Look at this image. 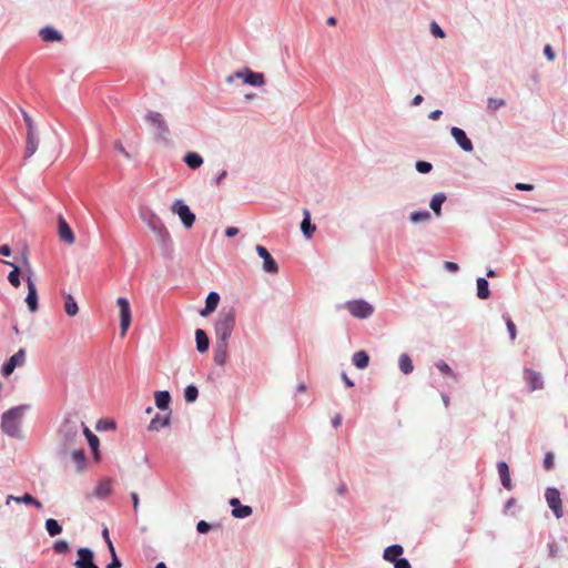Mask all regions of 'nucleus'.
I'll list each match as a JSON object with an SVG mask.
<instances>
[{
  "label": "nucleus",
  "instance_id": "1",
  "mask_svg": "<svg viewBox=\"0 0 568 568\" xmlns=\"http://www.w3.org/2000/svg\"><path fill=\"white\" fill-rule=\"evenodd\" d=\"M235 308L223 307L216 318L214 331L217 341L229 342L235 326Z\"/></svg>",
  "mask_w": 568,
  "mask_h": 568
},
{
  "label": "nucleus",
  "instance_id": "2",
  "mask_svg": "<svg viewBox=\"0 0 568 568\" xmlns=\"http://www.w3.org/2000/svg\"><path fill=\"white\" fill-rule=\"evenodd\" d=\"M84 423L78 422L77 419L67 418L60 427L59 434L61 437V444L67 450L73 447L80 439V429L83 428Z\"/></svg>",
  "mask_w": 568,
  "mask_h": 568
},
{
  "label": "nucleus",
  "instance_id": "3",
  "mask_svg": "<svg viewBox=\"0 0 568 568\" xmlns=\"http://www.w3.org/2000/svg\"><path fill=\"white\" fill-rule=\"evenodd\" d=\"M23 410L21 407H14L2 415L1 427L10 436L17 435Z\"/></svg>",
  "mask_w": 568,
  "mask_h": 568
},
{
  "label": "nucleus",
  "instance_id": "4",
  "mask_svg": "<svg viewBox=\"0 0 568 568\" xmlns=\"http://www.w3.org/2000/svg\"><path fill=\"white\" fill-rule=\"evenodd\" d=\"M116 305L120 311V335L121 337H124L132 321L131 306L126 297H119L116 300Z\"/></svg>",
  "mask_w": 568,
  "mask_h": 568
},
{
  "label": "nucleus",
  "instance_id": "5",
  "mask_svg": "<svg viewBox=\"0 0 568 568\" xmlns=\"http://www.w3.org/2000/svg\"><path fill=\"white\" fill-rule=\"evenodd\" d=\"M242 79L245 83L253 85V87H262L265 83V79L263 73L253 72L248 68H245L241 71H236L234 75H230L226 81L231 83L233 81V78Z\"/></svg>",
  "mask_w": 568,
  "mask_h": 568
},
{
  "label": "nucleus",
  "instance_id": "6",
  "mask_svg": "<svg viewBox=\"0 0 568 568\" xmlns=\"http://www.w3.org/2000/svg\"><path fill=\"white\" fill-rule=\"evenodd\" d=\"M346 310L357 318H367L373 312L374 307L364 300L349 301L345 305Z\"/></svg>",
  "mask_w": 568,
  "mask_h": 568
},
{
  "label": "nucleus",
  "instance_id": "7",
  "mask_svg": "<svg viewBox=\"0 0 568 568\" xmlns=\"http://www.w3.org/2000/svg\"><path fill=\"white\" fill-rule=\"evenodd\" d=\"M172 212L178 214L186 229L192 227L195 221V215L190 211L189 206L183 201L176 200L172 207Z\"/></svg>",
  "mask_w": 568,
  "mask_h": 568
},
{
  "label": "nucleus",
  "instance_id": "8",
  "mask_svg": "<svg viewBox=\"0 0 568 568\" xmlns=\"http://www.w3.org/2000/svg\"><path fill=\"white\" fill-rule=\"evenodd\" d=\"M26 363V349L20 348L16 354H13L7 363L2 366L1 373L3 376L8 377L13 373L16 367L23 366Z\"/></svg>",
  "mask_w": 568,
  "mask_h": 568
},
{
  "label": "nucleus",
  "instance_id": "9",
  "mask_svg": "<svg viewBox=\"0 0 568 568\" xmlns=\"http://www.w3.org/2000/svg\"><path fill=\"white\" fill-rule=\"evenodd\" d=\"M549 508L554 511L555 516L559 519L562 517V504L560 493L557 488H547L545 494Z\"/></svg>",
  "mask_w": 568,
  "mask_h": 568
},
{
  "label": "nucleus",
  "instance_id": "10",
  "mask_svg": "<svg viewBox=\"0 0 568 568\" xmlns=\"http://www.w3.org/2000/svg\"><path fill=\"white\" fill-rule=\"evenodd\" d=\"M146 121L158 130L161 139H166L170 131L161 113L151 111L145 116Z\"/></svg>",
  "mask_w": 568,
  "mask_h": 568
},
{
  "label": "nucleus",
  "instance_id": "11",
  "mask_svg": "<svg viewBox=\"0 0 568 568\" xmlns=\"http://www.w3.org/2000/svg\"><path fill=\"white\" fill-rule=\"evenodd\" d=\"M26 282L28 287L26 303L29 311L36 313L39 310L37 286L33 278H30V276H27Z\"/></svg>",
  "mask_w": 568,
  "mask_h": 568
},
{
  "label": "nucleus",
  "instance_id": "12",
  "mask_svg": "<svg viewBox=\"0 0 568 568\" xmlns=\"http://www.w3.org/2000/svg\"><path fill=\"white\" fill-rule=\"evenodd\" d=\"M256 252L258 256L263 258V270L267 273L276 274L278 266L270 252L262 245H256Z\"/></svg>",
  "mask_w": 568,
  "mask_h": 568
},
{
  "label": "nucleus",
  "instance_id": "13",
  "mask_svg": "<svg viewBox=\"0 0 568 568\" xmlns=\"http://www.w3.org/2000/svg\"><path fill=\"white\" fill-rule=\"evenodd\" d=\"M58 234L60 240L69 245L75 242L74 233L62 215L58 217Z\"/></svg>",
  "mask_w": 568,
  "mask_h": 568
},
{
  "label": "nucleus",
  "instance_id": "14",
  "mask_svg": "<svg viewBox=\"0 0 568 568\" xmlns=\"http://www.w3.org/2000/svg\"><path fill=\"white\" fill-rule=\"evenodd\" d=\"M450 134L455 139L456 143L465 151V152H471L474 146L471 141L467 138L464 130L453 126L450 129Z\"/></svg>",
  "mask_w": 568,
  "mask_h": 568
},
{
  "label": "nucleus",
  "instance_id": "15",
  "mask_svg": "<svg viewBox=\"0 0 568 568\" xmlns=\"http://www.w3.org/2000/svg\"><path fill=\"white\" fill-rule=\"evenodd\" d=\"M79 559L74 562L77 568H98L93 562V552L89 548L78 550Z\"/></svg>",
  "mask_w": 568,
  "mask_h": 568
},
{
  "label": "nucleus",
  "instance_id": "16",
  "mask_svg": "<svg viewBox=\"0 0 568 568\" xmlns=\"http://www.w3.org/2000/svg\"><path fill=\"white\" fill-rule=\"evenodd\" d=\"M524 378L528 383L530 390L541 389L544 387L541 375L532 369L524 371Z\"/></svg>",
  "mask_w": 568,
  "mask_h": 568
},
{
  "label": "nucleus",
  "instance_id": "17",
  "mask_svg": "<svg viewBox=\"0 0 568 568\" xmlns=\"http://www.w3.org/2000/svg\"><path fill=\"white\" fill-rule=\"evenodd\" d=\"M227 347L229 342L217 341L214 348V363L219 366H223L227 361Z\"/></svg>",
  "mask_w": 568,
  "mask_h": 568
},
{
  "label": "nucleus",
  "instance_id": "18",
  "mask_svg": "<svg viewBox=\"0 0 568 568\" xmlns=\"http://www.w3.org/2000/svg\"><path fill=\"white\" fill-rule=\"evenodd\" d=\"M220 302V295L216 292H211L205 301V307L200 312V315L203 317L209 316L211 313H213Z\"/></svg>",
  "mask_w": 568,
  "mask_h": 568
},
{
  "label": "nucleus",
  "instance_id": "19",
  "mask_svg": "<svg viewBox=\"0 0 568 568\" xmlns=\"http://www.w3.org/2000/svg\"><path fill=\"white\" fill-rule=\"evenodd\" d=\"M148 224L163 241L170 237L168 230L158 216L152 215Z\"/></svg>",
  "mask_w": 568,
  "mask_h": 568
},
{
  "label": "nucleus",
  "instance_id": "20",
  "mask_svg": "<svg viewBox=\"0 0 568 568\" xmlns=\"http://www.w3.org/2000/svg\"><path fill=\"white\" fill-rule=\"evenodd\" d=\"M497 469H498L503 486L506 489L510 490L513 488V485H511L508 465L505 462H499L497 464Z\"/></svg>",
  "mask_w": 568,
  "mask_h": 568
},
{
  "label": "nucleus",
  "instance_id": "21",
  "mask_svg": "<svg viewBox=\"0 0 568 568\" xmlns=\"http://www.w3.org/2000/svg\"><path fill=\"white\" fill-rule=\"evenodd\" d=\"M403 551H404V549L400 545H392V546L385 548L383 558L386 561L395 562L396 560L399 559L398 557L403 554Z\"/></svg>",
  "mask_w": 568,
  "mask_h": 568
},
{
  "label": "nucleus",
  "instance_id": "22",
  "mask_svg": "<svg viewBox=\"0 0 568 568\" xmlns=\"http://www.w3.org/2000/svg\"><path fill=\"white\" fill-rule=\"evenodd\" d=\"M195 342H196V349L200 353H205L209 349V346H210L209 337L203 329L197 328L195 331Z\"/></svg>",
  "mask_w": 568,
  "mask_h": 568
},
{
  "label": "nucleus",
  "instance_id": "23",
  "mask_svg": "<svg viewBox=\"0 0 568 568\" xmlns=\"http://www.w3.org/2000/svg\"><path fill=\"white\" fill-rule=\"evenodd\" d=\"M38 145L39 139L36 132L27 133L26 158L32 156L37 152Z\"/></svg>",
  "mask_w": 568,
  "mask_h": 568
},
{
  "label": "nucleus",
  "instance_id": "24",
  "mask_svg": "<svg viewBox=\"0 0 568 568\" xmlns=\"http://www.w3.org/2000/svg\"><path fill=\"white\" fill-rule=\"evenodd\" d=\"M40 37L45 42L61 41L62 34L51 27H45L40 30Z\"/></svg>",
  "mask_w": 568,
  "mask_h": 568
},
{
  "label": "nucleus",
  "instance_id": "25",
  "mask_svg": "<svg viewBox=\"0 0 568 568\" xmlns=\"http://www.w3.org/2000/svg\"><path fill=\"white\" fill-rule=\"evenodd\" d=\"M3 264L12 267V271L8 275V281L10 282V284L13 287H19L21 284L20 277H19L20 273H21V268L10 261H3Z\"/></svg>",
  "mask_w": 568,
  "mask_h": 568
},
{
  "label": "nucleus",
  "instance_id": "26",
  "mask_svg": "<svg viewBox=\"0 0 568 568\" xmlns=\"http://www.w3.org/2000/svg\"><path fill=\"white\" fill-rule=\"evenodd\" d=\"M183 161L192 170H196L203 164L202 156L196 152H187L184 155Z\"/></svg>",
  "mask_w": 568,
  "mask_h": 568
},
{
  "label": "nucleus",
  "instance_id": "27",
  "mask_svg": "<svg viewBox=\"0 0 568 568\" xmlns=\"http://www.w3.org/2000/svg\"><path fill=\"white\" fill-rule=\"evenodd\" d=\"M352 362L358 369H364L368 366L369 356L365 351H358L353 354Z\"/></svg>",
  "mask_w": 568,
  "mask_h": 568
},
{
  "label": "nucleus",
  "instance_id": "28",
  "mask_svg": "<svg viewBox=\"0 0 568 568\" xmlns=\"http://www.w3.org/2000/svg\"><path fill=\"white\" fill-rule=\"evenodd\" d=\"M301 230L307 239L312 237L316 230L315 225L311 223V216L307 210H304V220L301 223Z\"/></svg>",
  "mask_w": 568,
  "mask_h": 568
},
{
  "label": "nucleus",
  "instance_id": "29",
  "mask_svg": "<svg viewBox=\"0 0 568 568\" xmlns=\"http://www.w3.org/2000/svg\"><path fill=\"white\" fill-rule=\"evenodd\" d=\"M445 201L446 195L444 193H436L433 195L429 206L437 216L442 214V205Z\"/></svg>",
  "mask_w": 568,
  "mask_h": 568
},
{
  "label": "nucleus",
  "instance_id": "30",
  "mask_svg": "<svg viewBox=\"0 0 568 568\" xmlns=\"http://www.w3.org/2000/svg\"><path fill=\"white\" fill-rule=\"evenodd\" d=\"M171 396L166 390H160L155 393V404L158 408L165 410L169 408Z\"/></svg>",
  "mask_w": 568,
  "mask_h": 568
},
{
  "label": "nucleus",
  "instance_id": "31",
  "mask_svg": "<svg viewBox=\"0 0 568 568\" xmlns=\"http://www.w3.org/2000/svg\"><path fill=\"white\" fill-rule=\"evenodd\" d=\"M169 422H170V416L169 415H165V416L156 415L150 422L149 429L152 430V432H158L162 427L168 426Z\"/></svg>",
  "mask_w": 568,
  "mask_h": 568
},
{
  "label": "nucleus",
  "instance_id": "32",
  "mask_svg": "<svg viewBox=\"0 0 568 568\" xmlns=\"http://www.w3.org/2000/svg\"><path fill=\"white\" fill-rule=\"evenodd\" d=\"M10 499L14 500L16 503H23V504H27V505H33L38 509L42 508V504L38 499H36L32 495H30V494H24L21 497L9 496L8 497V501Z\"/></svg>",
  "mask_w": 568,
  "mask_h": 568
},
{
  "label": "nucleus",
  "instance_id": "33",
  "mask_svg": "<svg viewBox=\"0 0 568 568\" xmlns=\"http://www.w3.org/2000/svg\"><path fill=\"white\" fill-rule=\"evenodd\" d=\"M477 296L487 300L490 296L489 284L484 277L477 278Z\"/></svg>",
  "mask_w": 568,
  "mask_h": 568
},
{
  "label": "nucleus",
  "instance_id": "34",
  "mask_svg": "<svg viewBox=\"0 0 568 568\" xmlns=\"http://www.w3.org/2000/svg\"><path fill=\"white\" fill-rule=\"evenodd\" d=\"M64 312L69 316H75L79 312L78 304L70 294H65L64 296Z\"/></svg>",
  "mask_w": 568,
  "mask_h": 568
},
{
  "label": "nucleus",
  "instance_id": "35",
  "mask_svg": "<svg viewBox=\"0 0 568 568\" xmlns=\"http://www.w3.org/2000/svg\"><path fill=\"white\" fill-rule=\"evenodd\" d=\"M398 365H399L400 371L406 375L410 374L414 369L412 359L407 354H402L399 356Z\"/></svg>",
  "mask_w": 568,
  "mask_h": 568
},
{
  "label": "nucleus",
  "instance_id": "36",
  "mask_svg": "<svg viewBox=\"0 0 568 568\" xmlns=\"http://www.w3.org/2000/svg\"><path fill=\"white\" fill-rule=\"evenodd\" d=\"M83 434L85 435L92 452L97 455L99 448V438L85 425L83 426Z\"/></svg>",
  "mask_w": 568,
  "mask_h": 568
},
{
  "label": "nucleus",
  "instance_id": "37",
  "mask_svg": "<svg viewBox=\"0 0 568 568\" xmlns=\"http://www.w3.org/2000/svg\"><path fill=\"white\" fill-rule=\"evenodd\" d=\"M21 273L24 274V280L27 276H30V278H33V270L31 266V263L29 261L28 254L24 252L21 257Z\"/></svg>",
  "mask_w": 568,
  "mask_h": 568
},
{
  "label": "nucleus",
  "instance_id": "38",
  "mask_svg": "<svg viewBox=\"0 0 568 568\" xmlns=\"http://www.w3.org/2000/svg\"><path fill=\"white\" fill-rule=\"evenodd\" d=\"M45 529L51 537L57 536L62 531V527L52 518L47 519Z\"/></svg>",
  "mask_w": 568,
  "mask_h": 568
},
{
  "label": "nucleus",
  "instance_id": "39",
  "mask_svg": "<svg viewBox=\"0 0 568 568\" xmlns=\"http://www.w3.org/2000/svg\"><path fill=\"white\" fill-rule=\"evenodd\" d=\"M232 515L235 518H246L252 515V508L250 506L240 505L232 509Z\"/></svg>",
  "mask_w": 568,
  "mask_h": 568
},
{
  "label": "nucleus",
  "instance_id": "40",
  "mask_svg": "<svg viewBox=\"0 0 568 568\" xmlns=\"http://www.w3.org/2000/svg\"><path fill=\"white\" fill-rule=\"evenodd\" d=\"M197 396H199V390L194 385L186 386V388L184 390V398L186 402L193 403L196 400Z\"/></svg>",
  "mask_w": 568,
  "mask_h": 568
},
{
  "label": "nucleus",
  "instance_id": "41",
  "mask_svg": "<svg viewBox=\"0 0 568 568\" xmlns=\"http://www.w3.org/2000/svg\"><path fill=\"white\" fill-rule=\"evenodd\" d=\"M72 459L77 463L79 469H83L85 464V455L83 449H74L71 454Z\"/></svg>",
  "mask_w": 568,
  "mask_h": 568
},
{
  "label": "nucleus",
  "instance_id": "42",
  "mask_svg": "<svg viewBox=\"0 0 568 568\" xmlns=\"http://www.w3.org/2000/svg\"><path fill=\"white\" fill-rule=\"evenodd\" d=\"M430 219V213L428 211H416L410 214V221L414 223L425 222Z\"/></svg>",
  "mask_w": 568,
  "mask_h": 568
},
{
  "label": "nucleus",
  "instance_id": "43",
  "mask_svg": "<svg viewBox=\"0 0 568 568\" xmlns=\"http://www.w3.org/2000/svg\"><path fill=\"white\" fill-rule=\"evenodd\" d=\"M109 550H110V554L112 556V560L106 566V568H120L121 567V561L116 557L115 549H114V546H113L112 541H109Z\"/></svg>",
  "mask_w": 568,
  "mask_h": 568
},
{
  "label": "nucleus",
  "instance_id": "44",
  "mask_svg": "<svg viewBox=\"0 0 568 568\" xmlns=\"http://www.w3.org/2000/svg\"><path fill=\"white\" fill-rule=\"evenodd\" d=\"M110 493H111V481L110 480L102 481L97 487V495L98 496H108Z\"/></svg>",
  "mask_w": 568,
  "mask_h": 568
},
{
  "label": "nucleus",
  "instance_id": "45",
  "mask_svg": "<svg viewBox=\"0 0 568 568\" xmlns=\"http://www.w3.org/2000/svg\"><path fill=\"white\" fill-rule=\"evenodd\" d=\"M504 105H505V100L504 99L489 98L488 101H487V108L490 111H496V110H498L499 108H501Z\"/></svg>",
  "mask_w": 568,
  "mask_h": 568
},
{
  "label": "nucleus",
  "instance_id": "46",
  "mask_svg": "<svg viewBox=\"0 0 568 568\" xmlns=\"http://www.w3.org/2000/svg\"><path fill=\"white\" fill-rule=\"evenodd\" d=\"M53 549L57 554H67L70 548L65 540H57L53 544Z\"/></svg>",
  "mask_w": 568,
  "mask_h": 568
},
{
  "label": "nucleus",
  "instance_id": "47",
  "mask_svg": "<svg viewBox=\"0 0 568 568\" xmlns=\"http://www.w3.org/2000/svg\"><path fill=\"white\" fill-rule=\"evenodd\" d=\"M433 169V165L429 162L426 161H418L416 162V170L419 173H428Z\"/></svg>",
  "mask_w": 568,
  "mask_h": 568
},
{
  "label": "nucleus",
  "instance_id": "48",
  "mask_svg": "<svg viewBox=\"0 0 568 568\" xmlns=\"http://www.w3.org/2000/svg\"><path fill=\"white\" fill-rule=\"evenodd\" d=\"M504 318H505V321H506V325H507V329H508V332H509L510 339H511V341H515L516 335H517V333H516V326H515V324H514V322L511 321V318H510V317L505 316Z\"/></svg>",
  "mask_w": 568,
  "mask_h": 568
},
{
  "label": "nucleus",
  "instance_id": "49",
  "mask_svg": "<svg viewBox=\"0 0 568 568\" xmlns=\"http://www.w3.org/2000/svg\"><path fill=\"white\" fill-rule=\"evenodd\" d=\"M22 116L27 126V133L36 132L34 123L31 116L26 111H22Z\"/></svg>",
  "mask_w": 568,
  "mask_h": 568
},
{
  "label": "nucleus",
  "instance_id": "50",
  "mask_svg": "<svg viewBox=\"0 0 568 568\" xmlns=\"http://www.w3.org/2000/svg\"><path fill=\"white\" fill-rule=\"evenodd\" d=\"M436 367L446 375L452 376L453 378H456L455 374L453 373L452 368L443 361L438 362L436 364Z\"/></svg>",
  "mask_w": 568,
  "mask_h": 568
},
{
  "label": "nucleus",
  "instance_id": "51",
  "mask_svg": "<svg viewBox=\"0 0 568 568\" xmlns=\"http://www.w3.org/2000/svg\"><path fill=\"white\" fill-rule=\"evenodd\" d=\"M554 465H555L554 454L552 453H547L545 455V458H544V468L546 470H550V469H552Z\"/></svg>",
  "mask_w": 568,
  "mask_h": 568
},
{
  "label": "nucleus",
  "instance_id": "52",
  "mask_svg": "<svg viewBox=\"0 0 568 568\" xmlns=\"http://www.w3.org/2000/svg\"><path fill=\"white\" fill-rule=\"evenodd\" d=\"M430 30H432V33H433L434 37H436V38H445V32L443 31V29L436 22L432 23Z\"/></svg>",
  "mask_w": 568,
  "mask_h": 568
},
{
  "label": "nucleus",
  "instance_id": "53",
  "mask_svg": "<svg viewBox=\"0 0 568 568\" xmlns=\"http://www.w3.org/2000/svg\"><path fill=\"white\" fill-rule=\"evenodd\" d=\"M196 529L200 534H206L211 529V526L206 521L201 520L197 523Z\"/></svg>",
  "mask_w": 568,
  "mask_h": 568
},
{
  "label": "nucleus",
  "instance_id": "54",
  "mask_svg": "<svg viewBox=\"0 0 568 568\" xmlns=\"http://www.w3.org/2000/svg\"><path fill=\"white\" fill-rule=\"evenodd\" d=\"M114 148H115L119 152H121V153H122L126 159H131L130 153L124 149V146H123V144H122V142H121V141H116V142L114 143Z\"/></svg>",
  "mask_w": 568,
  "mask_h": 568
},
{
  "label": "nucleus",
  "instance_id": "55",
  "mask_svg": "<svg viewBox=\"0 0 568 568\" xmlns=\"http://www.w3.org/2000/svg\"><path fill=\"white\" fill-rule=\"evenodd\" d=\"M395 568H412L407 559L399 558L394 562Z\"/></svg>",
  "mask_w": 568,
  "mask_h": 568
},
{
  "label": "nucleus",
  "instance_id": "56",
  "mask_svg": "<svg viewBox=\"0 0 568 568\" xmlns=\"http://www.w3.org/2000/svg\"><path fill=\"white\" fill-rule=\"evenodd\" d=\"M544 53L548 58L549 61H552L555 59V52H554L552 48L549 44H547L545 47Z\"/></svg>",
  "mask_w": 568,
  "mask_h": 568
},
{
  "label": "nucleus",
  "instance_id": "57",
  "mask_svg": "<svg viewBox=\"0 0 568 568\" xmlns=\"http://www.w3.org/2000/svg\"><path fill=\"white\" fill-rule=\"evenodd\" d=\"M515 187L519 191H532L534 190L532 184H526V183H517Z\"/></svg>",
  "mask_w": 568,
  "mask_h": 568
},
{
  "label": "nucleus",
  "instance_id": "58",
  "mask_svg": "<svg viewBox=\"0 0 568 568\" xmlns=\"http://www.w3.org/2000/svg\"><path fill=\"white\" fill-rule=\"evenodd\" d=\"M444 267L448 271V272H457L458 271V265L454 262H445L444 264Z\"/></svg>",
  "mask_w": 568,
  "mask_h": 568
},
{
  "label": "nucleus",
  "instance_id": "59",
  "mask_svg": "<svg viewBox=\"0 0 568 568\" xmlns=\"http://www.w3.org/2000/svg\"><path fill=\"white\" fill-rule=\"evenodd\" d=\"M131 498H132L134 511L136 513L139 509V505H140L139 495L136 493H131Z\"/></svg>",
  "mask_w": 568,
  "mask_h": 568
},
{
  "label": "nucleus",
  "instance_id": "60",
  "mask_svg": "<svg viewBox=\"0 0 568 568\" xmlns=\"http://www.w3.org/2000/svg\"><path fill=\"white\" fill-rule=\"evenodd\" d=\"M237 233H239V229H237V227H234V226L227 227V229L225 230V235H226L227 237H233V236H235Z\"/></svg>",
  "mask_w": 568,
  "mask_h": 568
},
{
  "label": "nucleus",
  "instance_id": "61",
  "mask_svg": "<svg viewBox=\"0 0 568 568\" xmlns=\"http://www.w3.org/2000/svg\"><path fill=\"white\" fill-rule=\"evenodd\" d=\"M0 254L3 256H10L11 255V248L9 245L4 244L0 246Z\"/></svg>",
  "mask_w": 568,
  "mask_h": 568
},
{
  "label": "nucleus",
  "instance_id": "62",
  "mask_svg": "<svg viewBox=\"0 0 568 568\" xmlns=\"http://www.w3.org/2000/svg\"><path fill=\"white\" fill-rule=\"evenodd\" d=\"M442 114H443V113H442V111H440V110H435V111H433V112H430V113H429L428 118H429L430 120L436 121V120H438V119L440 118V115H442Z\"/></svg>",
  "mask_w": 568,
  "mask_h": 568
},
{
  "label": "nucleus",
  "instance_id": "63",
  "mask_svg": "<svg viewBox=\"0 0 568 568\" xmlns=\"http://www.w3.org/2000/svg\"><path fill=\"white\" fill-rule=\"evenodd\" d=\"M342 424V416L339 414L335 415L332 419V425L336 428Z\"/></svg>",
  "mask_w": 568,
  "mask_h": 568
},
{
  "label": "nucleus",
  "instance_id": "64",
  "mask_svg": "<svg viewBox=\"0 0 568 568\" xmlns=\"http://www.w3.org/2000/svg\"><path fill=\"white\" fill-rule=\"evenodd\" d=\"M342 379L344 381L347 387L354 386V383L348 378V376L345 373L342 374Z\"/></svg>",
  "mask_w": 568,
  "mask_h": 568
}]
</instances>
